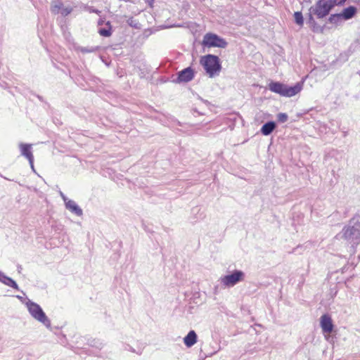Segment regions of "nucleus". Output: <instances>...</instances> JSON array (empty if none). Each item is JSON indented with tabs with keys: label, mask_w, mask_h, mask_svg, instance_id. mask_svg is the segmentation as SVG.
<instances>
[{
	"label": "nucleus",
	"mask_w": 360,
	"mask_h": 360,
	"mask_svg": "<svg viewBox=\"0 0 360 360\" xmlns=\"http://www.w3.org/2000/svg\"><path fill=\"white\" fill-rule=\"evenodd\" d=\"M337 5V0H318L314 6L309 8L306 23L312 32L323 33L325 25L321 26L315 20V15L318 19H323L328 16L333 8Z\"/></svg>",
	"instance_id": "nucleus-1"
},
{
	"label": "nucleus",
	"mask_w": 360,
	"mask_h": 360,
	"mask_svg": "<svg viewBox=\"0 0 360 360\" xmlns=\"http://www.w3.org/2000/svg\"><path fill=\"white\" fill-rule=\"evenodd\" d=\"M303 87L302 82H297L293 86H288L280 82L271 81L268 84V89L275 94L283 97H292L301 91Z\"/></svg>",
	"instance_id": "nucleus-2"
},
{
	"label": "nucleus",
	"mask_w": 360,
	"mask_h": 360,
	"mask_svg": "<svg viewBox=\"0 0 360 360\" xmlns=\"http://www.w3.org/2000/svg\"><path fill=\"white\" fill-rule=\"evenodd\" d=\"M200 65L210 77H214L221 70V64L219 58L213 54H207L200 58Z\"/></svg>",
	"instance_id": "nucleus-3"
},
{
	"label": "nucleus",
	"mask_w": 360,
	"mask_h": 360,
	"mask_svg": "<svg viewBox=\"0 0 360 360\" xmlns=\"http://www.w3.org/2000/svg\"><path fill=\"white\" fill-rule=\"evenodd\" d=\"M342 238L347 240L352 247L360 244V227L349 219V223L345 225L341 232Z\"/></svg>",
	"instance_id": "nucleus-4"
},
{
	"label": "nucleus",
	"mask_w": 360,
	"mask_h": 360,
	"mask_svg": "<svg viewBox=\"0 0 360 360\" xmlns=\"http://www.w3.org/2000/svg\"><path fill=\"white\" fill-rule=\"evenodd\" d=\"M26 306L29 313L34 319L43 323L46 328L51 326L50 319L47 317L39 304L29 300L26 303Z\"/></svg>",
	"instance_id": "nucleus-5"
},
{
	"label": "nucleus",
	"mask_w": 360,
	"mask_h": 360,
	"mask_svg": "<svg viewBox=\"0 0 360 360\" xmlns=\"http://www.w3.org/2000/svg\"><path fill=\"white\" fill-rule=\"evenodd\" d=\"M245 273L242 270L235 269L230 274L220 278L221 283L224 286L230 288L233 287L240 282L244 281Z\"/></svg>",
	"instance_id": "nucleus-6"
},
{
	"label": "nucleus",
	"mask_w": 360,
	"mask_h": 360,
	"mask_svg": "<svg viewBox=\"0 0 360 360\" xmlns=\"http://www.w3.org/2000/svg\"><path fill=\"white\" fill-rule=\"evenodd\" d=\"M202 45L205 47L226 48L227 41L217 34L208 32L203 37Z\"/></svg>",
	"instance_id": "nucleus-7"
},
{
	"label": "nucleus",
	"mask_w": 360,
	"mask_h": 360,
	"mask_svg": "<svg viewBox=\"0 0 360 360\" xmlns=\"http://www.w3.org/2000/svg\"><path fill=\"white\" fill-rule=\"evenodd\" d=\"M177 77L174 82L176 83H186L193 79L195 75V70L191 67H187L177 72Z\"/></svg>",
	"instance_id": "nucleus-8"
},
{
	"label": "nucleus",
	"mask_w": 360,
	"mask_h": 360,
	"mask_svg": "<svg viewBox=\"0 0 360 360\" xmlns=\"http://www.w3.org/2000/svg\"><path fill=\"white\" fill-rule=\"evenodd\" d=\"M221 350V345L217 342H211L208 346L205 347L203 349H200V354L204 353L203 359H205L207 357H211L215 354H217L219 351Z\"/></svg>",
	"instance_id": "nucleus-9"
},
{
	"label": "nucleus",
	"mask_w": 360,
	"mask_h": 360,
	"mask_svg": "<svg viewBox=\"0 0 360 360\" xmlns=\"http://www.w3.org/2000/svg\"><path fill=\"white\" fill-rule=\"evenodd\" d=\"M320 325L323 333H330L333 330L334 325L328 314H323L321 316Z\"/></svg>",
	"instance_id": "nucleus-10"
},
{
	"label": "nucleus",
	"mask_w": 360,
	"mask_h": 360,
	"mask_svg": "<svg viewBox=\"0 0 360 360\" xmlns=\"http://www.w3.org/2000/svg\"><path fill=\"white\" fill-rule=\"evenodd\" d=\"M19 147L20 149L21 155L28 160L30 165H32V161H34V156L32 152V145L29 143H20Z\"/></svg>",
	"instance_id": "nucleus-11"
},
{
	"label": "nucleus",
	"mask_w": 360,
	"mask_h": 360,
	"mask_svg": "<svg viewBox=\"0 0 360 360\" xmlns=\"http://www.w3.org/2000/svg\"><path fill=\"white\" fill-rule=\"evenodd\" d=\"M65 208L77 217L83 214L82 209L72 200L66 202Z\"/></svg>",
	"instance_id": "nucleus-12"
},
{
	"label": "nucleus",
	"mask_w": 360,
	"mask_h": 360,
	"mask_svg": "<svg viewBox=\"0 0 360 360\" xmlns=\"http://www.w3.org/2000/svg\"><path fill=\"white\" fill-rule=\"evenodd\" d=\"M0 282L9 286L16 290H19L18 283L11 277L7 276L4 272L0 271Z\"/></svg>",
	"instance_id": "nucleus-13"
},
{
	"label": "nucleus",
	"mask_w": 360,
	"mask_h": 360,
	"mask_svg": "<svg viewBox=\"0 0 360 360\" xmlns=\"http://www.w3.org/2000/svg\"><path fill=\"white\" fill-rule=\"evenodd\" d=\"M357 13V8L354 6H349L340 12L341 17L344 20L352 19Z\"/></svg>",
	"instance_id": "nucleus-14"
},
{
	"label": "nucleus",
	"mask_w": 360,
	"mask_h": 360,
	"mask_svg": "<svg viewBox=\"0 0 360 360\" xmlns=\"http://www.w3.org/2000/svg\"><path fill=\"white\" fill-rule=\"evenodd\" d=\"M197 341L198 335L193 330H190L184 338V343L188 348L193 346L197 342Z\"/></svg>",
	"instance_id": "nucleus-15"
},
{
	"label": "nucleus",
	"mask_w": 360,
	"mask_h": 360,
	"mask_svg": "<svg viewBox=\"0 0 360 360\" xmlns=\"http://www.w3.org/2000/svg\"><path fill=\"white\" fill-rule=\"evenodd\" d=\"M276 128V123L274 121L265 122L260 129V132L264 136L270 135Z\"/></svg>",
	"instance_id": "nucleus-16"
},
{
	"label": "nucleus",
	"mask_w": 360,
	"mask_h": 360,
	"mask_svg": "<svg viewBox=\"0 0 360 360\" xmlns=\"http://www.w3.org/2000/svg\"><path fill=\"white\" fill-rule=\"evenodd\" d=\"M63 3L61 0H53L51 2V12L55 15L60 13L61 8H63Z\"/></svg>",
	"instance_id": "nucleus-17"
},
{
	"label": "nucleus",
	"mask_w": 360,
	"mask_h": 360,
	"mask_svg": "<svg viewBox=\"0 0 360 360\" xmlns=\"http://www.w3.org/2000/svg\"><path fill=\"white\" fill-rule=\"evenodd\" d=\"M106 27H101L98 32L102 37H108L112 35V25L110 21L105 22Z\"/></svg>",
	"instance_id": "nucleus-18"
},
{
	"label": "nucleus",
	"mask_w": 360,
	"mask_h": 360,
	"mask_svg": "<svg viewBox=\"0 0 360 360\" xmlns=\"http://www.w3.org/2000/svg\"><path fill=\"white\" fill-rule=\"evenodd\" d=\"M101 47L97 46H77L75 48L77 51L82 52V53H94L100 50Z\"/></svg>",
	"instance_id": "nucleus-19"
},
{
	"label": "nucleus",
	"mask_w": 360,
	"mask_h": 360,
	"mask_svg": "<svg viewBox=\"0 0 360 360\" xmlns=\"http://www.w3.org/2000/svg\"><path fill=\"white\" fill-rule=\"evenodd\" d=\"M87 345L97 349H101L103 347V343L100 340L95 338H88Z\"/></svg>",
	"instance_id": "nucleus-20"
},
{
	"label": "nucleus",
	"mask_w": 360,
	"mask_h": 360,
	"mask_svg": "<svg viewBox=\"0 0 360 360\" xmlns=\"http://www.w3.org/2000/svg\"><path fill=\"white\" fill-rule=\"evenodd\" d=\"M342 20L343 18L341 17L340 13L331 14L328 18V22L334 25H338Z\"/></svg>",
	"instance_id": "nucleus-21"
},
{
	"label": "nucleus",
	"mask_w": 360,
	"mask_h": 360,
	"mask_svg": "<svg viewBox=\"0 0 360 360\" xmlns=\"http://www.w3.org/2000/svg\"><path fill=\"white\" fill-rule=\"evenodd\" d=\"M294 19H295V22L297 25H298L300 26H302L304 25V18H303V15L301 11L295 12Z\"/></svg>",
	"instance_id": "nucleus-22"
},
{
	"label": "nucleus",
	"mask_w": 360,
	"mask_h": 360,
	"mask_svg": "<svg viewBox=\"0 0 360 360\" xmlns=\"http://www.w3.org/2000/svg\"><path fill=\"white\" fill-rule=\"evenodd\" d=\"M288 116L285 112H279L277 115L278 122L280 123H284L288 120Z\"/></svg>",
	"instance_id": "nucleus-23"
},
{
	"label": "nucleus",
	"mask_w": 360,
	"mask_h": 360,
	"mask_svg": "<svg viewBox=\"0 0 360 360\" xmlns=\"http://www.w3.org/2000/svg\"><path fill=\"white\" fill-rule=\"evenodd\" d=\"M350 219L352 223H355V224L360 227V210Z\"/></svg>",
	"instance_id": "nucleus-24"
},
{
	"label": "nucleus",
	"mask_w": 360,
	"mask_h": 360,
	"mask_svg": "<svg viewBox=\"0 0 360 360\" xmlns=\"http://www.w3.org/2000/svg\"><path fill=\"white\" fill-rule=\"evenodd\" d=\"M72 11V8L71 7H65L64 8L63 6V8H61L60 13L62 15V16L65 17L70 14Z\"/></svg>",
	"instance_id": "nucleus-25"
},
{
	"label": "nucleus",
	"mask_w": 360,
	"mask_h": 360,
	"mask_svg": "<svg viewBox=\"0 0 360 360\" xmlns=\"http://www.w3.org/2000/svg\"><path fill=\"white\" fill-rule=\"evenodd\" d=\"M127 24L131 27H134V28H139V26H138V22H136V20L134 19L133 17H130L127 20Z\"/></svg>",
	"instance_id": "nucleus-26"
},
{
	"label": "nucleus",
	"mask_w": 360,
	"mask_h": 360,
	"mask_svg": "<svg viewBox=\"0 0 360 360\" xmlns=\"http://www.w3.org/2000/svg\"><path fill=\"white\" fill-rule=\"evenodd\" d=\"M60 195L61 198H63V201H64V202H65V205H66V202H68V200H69V199L65 196V195L63 192H61V191H60Z\"/></svg>",
	"instance_id": "nucleus-27"
},
{
	"label": "nucleus",
	"mask_w": 360,
	"mask_h": 360,
	"mask_svg": "<svg viewBox=\"0 0 360 360\" xmlns=\"http://www.w3.org/2000/svg\"><path fill=\"white\" fill-rule=\"evenodd\" d=\"M0 86L4 89H6L8 87V84L4 81H1L0 82Z\"/></svg>",
	"instance_id": "nucleus-28"
},
{
	"label": "nucleus",
	"mask_w": 360,
	"mask_h": 360,
	"mask_svg": "<svg viewBox=\"0 0 360 360\" xmlns=\"http://www.w3.org/2000/svg\"><path fill=\"white\" fill-rule=\"evenodd\" d=\"M347 0H339V1H337V5L336 6H342Z\"/></svg>",
	"instance_id": "nucleus-29"
},
{
	"label": "nucleus",
	"mask_w": 360,
	"mask_h": 360,
	"mask_svg": "<svg viewBox=\"0 0 360 360\" xmlns=\"http://www.w3.org/2000/svg\"><path fill=\"white\" fill-rule=\"evenodd\" d=\"M155 0H146V2L150 6L153 7Z\"/></svg>",
	"instance_id": "nucleus-30"
},
{
	"label": "nucleus",
	"mask_w": 360,
	"mask_h": 360,
	"mask_svg": "<svg viewBox=\"0 0 360 360\" xmlns=\"http://www.w3.org/2000/svg\"><path fill=\"white\" fill-rule=\"evenodd\" d=\"M104 23L105 24V20H104L103 19H102V18H100V19L98 20V25H103Z\"/></svg>",
	"instance_id": "nucleus-31"
},
{
	"label": "nucleus",
	"mask_w": 360,
	"mask_h": 360,
	"mask_svg": "<svg viewBox=\"0 0 360 360\" xmlns=\"http://www.w3.org/2000/svg\"><path fill=\"white\" fill-rule=\"evenodd\" d=\"M91 11L92 13H100V11H98V9H96V8H92V9L91 10Z\"/></svg>",
	"instance_id": "nucleus-32"
},
{
	"label": "nucleus",
	"mask_w": 360,
	"mask_h": 360,
	"mask_svg": "<svg viewBox=\"0 0 360 360\" xmlns=\"http://www.w3.org/2000/svg\"><path fill=\"white\" fill-rule=\"evenodd\" d=\"M37 98H38V99H39V101H44L43 97H42V96H39V95H37Z\"/></svg>",
	"instance_id": "nucleus-33"
},
{
	"label": "nucleus",
	"mask_w": 360,
	"mask_h": 360,
	"mask_svg": "<svg viewBox=\"0 0 360 360\" xmlns=\"http://www.w3.org/2000/svg\"><path fill=\"white\" fill-rule=\"evenodd\" d=\"M203 357H204V353H202V354H200V359L205 360V359H203Z\"/></svg>",
	"instance_id": "nucleus-34"
},
{
	"label": "nucleus",
	"mask_w": 360,
	"mask_h": 360,
	"mask_svg": "<svg viewBox=\"0 0 360 360\" xmlns=\"http://www.w3.org/2000/svg\"><path fill=\"white\" fill-rule=\"evenodd\" d=\"M129 351L132 352H136L135 349H133L131 347L129 346Z\"/></svg>",
	"instance_id": "nucleus-35"
},
{
	"label": "nucleus",
	"mask_w": 360,
	"mask_h": 360,
	"mask_svg": "<svg viewBox=\"0 0 360 360\" xmlns=\"http://www.w3.org/2000/svg\"><path fill=\"white\" fill-rule=\"evenodd\" d=\"M30 167H31L33 171H34V161H32V165H30Z\"/></svg>",
	"instance_id": "nucleus-36"
},
{
	"label": "nucleus",
	"mask_w": 360,
	"mask_h": 360,
	"mask_svg": "<svg viewBox=\"0 0 360 360\" xmlns=\"http://www.w3.org/2000/svg\"><path fill=\"white\" fill-rule=\"evenodd\" d=\"M16 297L20 300H22V297L20 296V295H16Z\"/></svg>",
	"instance_id": "nucleus-37"
},
{
	"label": "nucleus",
	"mask_w": 360,
	"mask_h": 360,
	"mask_svg": "<svg viewBox=\"0 0 360 360\" xmlns=\"http://www.w3.org/2000/svg\"><path fill=\"white\" fill-rule=\"evenodd\" d=\"M306 2L311 3V0H304Z\"/></svg>",
	"instance_id": "nucleus-38"
},
{
	"label": "nucleus",
	"mask_w": 360,
	"mask_h": 360,
	"mask_svg": "<svg viewBox=\"0 0 360 360\" xmlns=\"http://www.w3.org/2000/svg\"><path fill=\"white\" fill-rule=\"evenodd\" d=\"M345 56H346L345 60H347V57H348V56H347V55H345Z\"/></svg>",
	"instance_id": "nucleus-39"
},
{
	"label": "nucleus",
	"mask_w": 360,
	"mask_h": 360,
	"mask_svg": "<svg viewBox=\"0 0 360 360\" xmlns=\"http://www.w3.org/2000/svg\"><path fill=\"white\" fill-rule=\"evenodd\" d=\"M136 353H137L138 354H139V355H140V354H141V352H136Z\"/></svg>",
	"instance_id": "nucleus-40"
}]
</instances>
